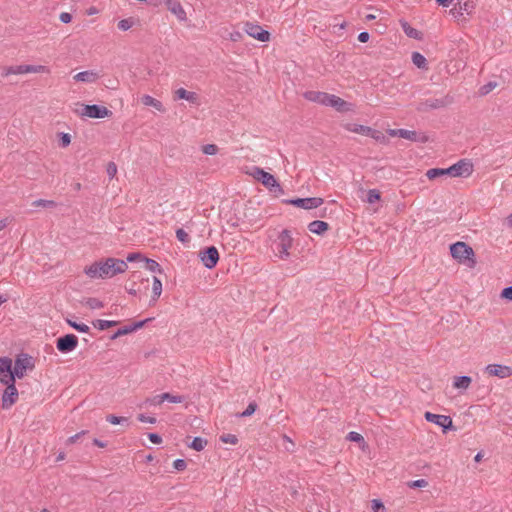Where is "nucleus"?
<instances>
[{
	"label": "nucleus",
	"mask_w": 512,
	"mask_h": 512,
	"mask_svg": "<svg viewBox=\"0 0 512 512\" xmlns=\"http://www.w3.org/2000/svg\"><path fill=\"white\" fill-rule=\"evenodd\" d=\"M380 199H381V193H380L379 190H377V189H370L367 192V202L368 203L373 204L375 202L380 201Z\"/></svg>",
	"instance_id": "nucleus-37"
},
{
	"label": "nucleus",
	"mask_w": 512,
	"mask_h": 512,
	"mask_svg": "<svg viewBox=\"0 0 512 512\" xmlns=\"http://www.w3.org/2000/svg\"><path fill=\"white\" fill-rule=\"evenodd\" d=\"M148 321H149V319H145V320H142V321L135 322L132 325H129L131 333L136 331V330H138V329H140V328H142L144 326V324L146 322H148Z\"/></svg>",
	"instance_id": "nucleus-60"
},
{
	"label": "nucleus",
	"mask_w": 512,
	"mask_h": 512,
	"mask_svg": "<svg viewBox=\"0 0 512 512\" xmlns=\"http://www.w3.org/2000/svg\"><path fill=\"white\" fill-rule=\"evenodd\" d=\"M424 418L426 419V421L442 427L443 433H447L450 430H455L452 418L450 416L434 414L432 412L427 411L424 414Z\"/></svg>",
	"instance_id": "nucleus-11"
},
{
	"label": "nucleus",
	"mask_w": 512,
	"mask_h": 512,
	"mask_svg": "<svg viewBox=\"0 0 512 512\" xmlns=\"http://www.w3.org/2000/svg\"><path fill=\"white\" fill-rule=\"evenodd\" d=\"M208 441L202 437H195L191 444L189 445L190 448L194 449L195 451H202L205 446L207 445Z\"/></svg>",
	"instance_id": "nucleus-32"
},
{
	"label": "nucleus",
	"mask_w": 512,
	"mask_h": 512,
	"mask_svg": "<svg viewBox=\"0 0 512 512\" xmlns=\"http://www.w3.org/2000/svg\"><path fill=\"white\" fill-rule=\"evenodd\" d=\"M501 297L503 299L512 301V286L506 287L501 291Z\"/></svg>",
	"instance_id": "nucleus-56"
},
{
	"label": "nucleus",
	"mask_w": 512,
	"mask_h": 512,
	"mask_svg": "<svg viewBox=\"0 0 512 512\" xmlns=\"http://www.w3.org/2000/svg\"><path fill=\"white\" fill-rule=\"evenodd\" d=\"M18 400V390L15 383L6 386L2 395V408L8 409Z\"/></svg>",
	"instance_id": "nucleus-16"
},
{
	"label": "nucleus",
	"mask_w": 512,
	"mask_h": 512,
	"mask_svg": "<svg viewBox=\"0 0 512 512\" xmlns=\"http://www.w3.org/2000/svg\"><path fill=\"white\" fill-rule=\"evenodd\" d=\"M451 256L456 259L459 263H467L468 267L474 268L476 260L474 258L475 253L472 247L465 242H456L450 245Z\"/></svg>",
	"instance_id": "nucleus-3"
},
{
	"label": "nucleus",
	"mask_w": 512,
	"mask_h": 512,
	"mask_svg": "<svg viewBox=\"0 0 512 512\" xmlns=\"http://www.w3.org/2000/svg\"><path fill=\"white\" fill-rule=\"evenodd\" d=\"M472 382L471 377L469 376H457L454 378L453 387L456 389H464L466 390Z\"/></svg>",
	"instance_id": "nucleus-27"
},
{
	"label": "nucleus",
	"mask_w": 512,
	"mask_h": 512,
	"mask_svg": "<svg viewBox=\"0 0 512 512\" xmlns=\"http://www.w3.org/2000/svg\"><path fill=\"white\" fill-rule=\"evenodd\" d=\"M331 95L332 94L321 91H307L304 93V98L311 102L328 106L331 99Z\"/></svg>",
	"instance_id": "nucleus-18"
},
{
	"label": "nucleus",
	"mask_w": 512,
	"mask_h": 512,
	"mask_svg": "<svg viewBox=\"0 0 512 512\" xmlns=\"http://www.w3.org/2000/svg\"><path fill=\"white\" fill-rule=\"evenodd\" d=\"M143 261H145V267L149 271L162 273V268L157 261L149 258H144Z\"/></svg>",
	"instance_id": "nucleus-35"
},
{
	"label": "nucleus",
	"mask_w": 512,
	"mask_h": 512,
	"mask_svg": "<svg viewBox=\"0 0 512 512\" xmlns=\"http://www.w3.org/2000/svg\"><path fill=\"white\" fill-rule=\"evenodd\" d=\"M127 268V262L124 260L109 257L105 260L95 261L90 266L85 267L84 273L91 279H105L124 273Z\"/></svg>",
	"instance_id": "nucleus-1"
},
{
	"label": "nucleus",
	"mask_w": 512,
	"mask_h": 512,
	"mask_svg": "<svg viewBox=\"0 0 512 512\" xmlns=\"http://www.w3.org/2000/svg\"><path fill=\"white\" fill-rule=\"evenodd\" d=\"M137 419L140 422H148V423H151V424L156 423V418L155 417L146 416L145 414H139L137 416Z\"/></svg>",
	"instance_id": "nucleus-58"
},
{
	"label": "nucleus",
	"mask_w": 512,
	"mask_h": 512,
	"mask_svg": "<svg viewBox=\"0 0 512 512\" xmlns=\"http://www.w3.org/2000/svg\"><path fill=\"white\" fill-rule=\"evenodd\" d=\"M138 259L143 260L144 257L140 253H130L127 256V262H134Z\"/></svg>",
	"instance_id": "nucleus-62"
},
{
	"label": "nucleus",
	"mask_w": 512,
	"mask_h": 512,
	"mask_svg": "<svg viewBox=\"0 0 512 512\" xmlns=\"http://www.w3.org/2000/svg\"><path fill=\"white\" fill-rule=\"evenodd\" d=\"M148 438L153 444H160L162 442V437L157 433H149Z\"/></svg>",
	"instance_id": "nucleus-59"
},
{
	"label": "nucleus",
	"mask_w": 512,
	"mask_h": 512,
	"mask_svg": "<svg viewBox=\"0 0 512 512\" xmlns=\"http://www.w3.org/2000/svg\"><path fill=\"white\" fill-rule=\"evenodd\" d=\"M347 439L351 442H357V443H360V442H363L364 441V438L361 434L357 433V432H354V431H351L348 433L347 435Z\"/></svg>",
	"instance_id": "nucleus-53"
},
{
	"label": "nucleus",
	"mask_w": 512,
	"mask_h": 512,
	"mask_svg": "<svg viewBox=\"0 0 512 512\" xmlns=\"http://www.w3.org/2000/svg\"><path fill=\"white\" fill-rule=\"evenodd\" d=\"M176 237L182 243H188L190 241L188 233H186L182 228L176 230Z\"/></svg>",
	"instance_id": "nucleus-49"
},
{
	"label": "nucleus",
	"mask_w": 512,
	"mask_h": 512,
	"mask_svg": "<svg viewBox=\"0 0 512 512\" xmlns=\"http://www.w3.org/2000/svg\"><path fill=\"white\" fill-rule=\"evenodd\" d=\"M199 257L206 268L212 269L219 261V252L215 246H208L199 251Z\"/></svg>",
	"instance_id": "nucleus-12"
},
{
	"label": "nucleus",
	"mask_w": 512,
	"mask_h": 512,
	"mask_svg": "<svg viewBox=\"0 0 512 512\" xmlns=\"http://www.w3.org/2000/svg\"><path fill=\"white\" fill-rule=\"evenodd\" d=\"M12 368H13L12 359H10L8 357L0 358V374L5 373V372L10 373V371H12Z\"/></svg>",
	"instance_id": "nucleus-33"
},
{
	"label": "nucleus",
	"mask_w": 512,
	"mask_h": 512,
	"mask_svg": "<svg viewBox=\"0 0 512 512\" xmlns=\"http://www.w3.org/2000/svg\"><path fill=\"white\" fill-rule=\"evenodd\" d=\"M71 143V136L68 133H59V145L63 148L69 146Z\"/></svg>",
	"instance_id": "nucleus-45"
},
{
	"label": "nucleus",
	"mask_w": 512,
	"mask_h": 512,
	"mask_svg": "<svg viewBox=\"0 0 512 512\" xmlns=\"http://www.w3.org/2000/svg\"><path fill=\"white\" fill-rule=\"evenodd\" d=\"M411 59H412L413 64L417 68L423 69V70H427L428 69L427 60H426V58L421 53L413 52L412 56H411Z\"/></svg>",
	"instance_id": "nucleus-26"
},
{
	"label": "nucleus",
	"mask_w": 512,
	"mask_h": 512,
	"mask_svg": "<svg viewBox=\"0 0 512 512\" xmlns=\"http://www.w3.org/2000/svg\"><path fill=\"white\" fill-rule=\"evenodd\" d=\"M34 367L35 365L33 358L26 353H21L16 357L14 361L12 372L15 378L22 379L25 376L26 371L33 370Z\"/></svg>",
	"instance_id": "nucleus-6"
},
{
	"label": "nucleus",
	"mask_w": 512,
	"mask_h": 512,
	"mask_svg": "<svg viewBox=\"0 0 512 512\" xmlns=\"http://www.w3.org/2000/svg\"><path fill=\"white\" fill-rule=\"evenodd\" d=\"M324 200L320 197L294 198L283 200V203L293 205L298 208L310 210L318 208L323 204Z\"/></svg>",
	"instance_id": "nucleus-7"
},
{
	"label": "nucleus",
	"mask_w": 512,
	"mask_h": 512,
	"mask_svg": "<svg viewBox=\"0 0 512 512\" xmlns=\"http://www.w3.org/2000/svg\"><path fill=\"white\" fill-rule=\"evenodd\" d=\"M118 321H115V320H101V319H98V320H95L93 321V326L99 330H106L110 327H114L116 325H118Z\"/></svg>",
	"instance_id": "nucleus-28"
},
{
	"label": "nucleus",
	"mask_w": 512,
	"mask_h": 512,
	"mask_svg": "<svg viewBox=\"0 0 512 512\" xmlns=\"http://www.w3.org/2000/svg\"><path fill=\"white\" fill-rule=\"evenodd\" d=\"M162 399H164V401H169L171 403H181L184 400L182 396L172 395L168 392L162 393Z\"/></svg>",
	"instance_id": "nucleus-41"
},
{
	"label": "nucleus",
	"mask_w": 512,
	"mask_h": 512,
	"mask_svg": "<svg viewBox=\"0 0 512 512\" xmlns=\"http://www.w3.org/2000/svg\"><path fill=\"white\" fill-rule=\"evenodd\" d=\"M257 407H258V405L255 401L250 402L248 404L247 408L242 413L238 414L237 416L241 417V418L251 416L256 411Z\"/></svg>",
	"instance_id": "nucleus-40"
},
{
	"label": "nucleus",
	"mask_w": 512,
	"mask_h": 512,
	"mask_svg": "<svg viewBox=\"0 0 512 512\" xmlns=\"http://www.w3.org/2000/svg\"><path fill=\"white\" fill-rule=\"evenodd\" d=\"M134 24V20L132 18L122 19L118 22V28L122 31L129 30Z\"/></svg>",
	"instance_id": "nucleus-42"
},
{
	"label": "nucleus",
	"mask_w": 512,
	"mask_h": 512,
	"mask_svg": "<svg viewBox=\"0 0 512 512\" xmlns=\"http://www.w3.org/2000/svg\"><path fill=\"white\" fill-rule=\"evenodd\" d=\"M15 380H16V378L12 371H10V373L5 372V373L0 374V383L4 384L6 386H8L9 384L15 383Z\"/></svg>",
	"instance_id": "nucleus-38"
},
{
	"label": "nucleus",
	"mask_w": 512,
	"mask_h": 512,
	"mask_svg": "<svg viewBox=\"0 0 512 512\" xmlns=\"http://www.w3.org/2000/svg\"><path fill=\"white\" fill-rule=\"evenodd\" d=\"M145 402L150 404V405L156 406V405L162 404L164 402V399H162V394H160V395H156V396H154L152 398L146 399Z\"/></svg>",
	"instance_id": "nucleus-54"
},
{
	"label": "nucleus",
	"mask_w": 512,
	"mask_h": 512,
	"mask_svg": "<svg viewBox=\"0 0 512 512\" xmlns=\"http://www.w3.org/2000/svg\"><path fill=\"white\" fill-rule=\"evenodd\" d=\"M47 71L46 66L43 65H19L9 66L3 69L2 75L7 77L12 74H26V73H41Z\"/></svg>",
	"instance_id": "nucleus-9"
},
{
	"label": "nucleus",
	"mask_w": 512,
	"mask_h": 512,
	"mask_svg": "<svg viewBox=\"0 0 512 512\" xmlns=\"http://www.w3.org/2000/svg\"><path fill=\"white\" fill-rule=\"evenodd\" d=\"M168 10L173 13L180 21H185L187 15L181 3L177 0H166Z\"/></svg>",
	"instance_id": "nucleus-20"
},
{
	"label": "nucleus",
	"mask_w": 512,
	"mask_h": 512,
	"mask_svg": "<svg viewBox=\"0 0 512 512\" xmlns=\"http://www.w3.org/2000/svg\"><path fill=\"white\" fill-rule=\"evenodd\" d=\"M293 238L288 229H284L278 235V253L282 260L288 259L290 256L289 249L292 247Z\"/></svg>",
	"instance_id": "nucleus-8"
},
{
	"label": "nucleus",
	"mask_w": 512,
	"mask_h": 512,
	"mask_svg": "<svg viewBox=\"0 0 512 512\" xmlns=\"http://www.w3.org/2000/svg\"><path fill=\"white\" fill-rule=\"evenodd\" d=\"M328 106L333 107L337 112L340 113L350 112L354 110V105L352 103L347 102L334 94L331 95V99Z\"/></svg>",
	"instance_id": "nucleus-19"
},
{
	"label": "nucleus",
	"mask_w": 512,
	"mask_h": 512,
	"mask_svg": "<svg viewBox=\"0 0 512 512\" xmlns=\"http://www.w3.org/2000/svg\"><path fill=\"white\" fill-rule=\"evenodd\" d=\"M56 202L53 200H45V199H38L32 202L33 207H44V208H54L56 207Z\"/></svg>",
	"instance_id": "nucleus-36"
},
{
	"label": "nucleus",
	"mask_w": 512,
	"mask_h": 512,
	"mask_svg": "<svg viewBox=\"0 0 512 512\" xmlns=\"http://www.w3.org/2000/svg\"><path fill=\"white\" fill-rule=\"evenodd\" d=\"M106 420L113 425H117L126 422L127 418L110 414L107 416Z\"/></svg>",
	"instance_id": "nucleus-50"
},
{
	"label": "nucleus",
	"mask_w": 512,
	"mask_h": 512,
	"mask_svg": "<svg viewBox=\"0 0 512 512\" xmlns=\"http://www.w3.org/2000/svg\"><path fill=\"white\" fill-rule=\"evenodd\" d=\"M252 175L257 181L261 182L270 192L274 193L276 196L284 193L282 186L272 174L264 171L259 167H254Z\"/></svg>",
	"instance_id": "nucleus-4"
},
{
	"label": "nucleus",
	"mask_w": 512,
	"mask_h": 512,
	"mask_svg": "<svg viewBox=\"0 0 512 512\" xmlns=\"http://www.w3.org/2000/svg\"><path fill=\"white\" fill-rule=\"evenodd\" d=\"M282 441L283 447L287 452H294L295 444L287 435L282 436Z\"/></svg>",
	"instance_id": "nucleus-44"
},
{
	"label": "nucleus",
	"mask_w": 512,
	"mask_h": 512,
	"mask_svg": "<svg viewBox=\"0 0 512 512\" xmlns=\"http://www.w3.org/2000/svg\"><path fill=\"white\" fill-rule=\"evenodd\" d=\"M244 30L249 36L261 42H267L270 40V33L258 24L246 22Z\"/></svg>",
	"instance_id": "nucleus-14"
},
{
	"label": "nucleus",
	"mask_w": 512,
	"mask_h": 512,
	"mask_svg": "<svg viewBox=\"0 0 512 512\" xmlns=\"http://www.w3.org/2000/svg\"><path fill=\"white\" fill-rule=\"evenodd\" d=\"M472 172L473 164L469 160L462 159L448 168H431L427 170L426 176L429 180H434L442 176L468 177Z\"/></svg>",
	"instance_id": "nucleus-2"
},
{
	"label": "nucleus",
	"mask_w": 512,
	"mask_h": 512,
	"mask_svg": "<svg viewBox=\"0 0 512 512\" xmlns=\"http://www.w3.org/2000/svg\"><path fill=\"white\" fill-rule=\"evenodd\" d=\"M369 38H370V35H369V33H368V32H366V31L361 32V33H359V35H358V41H360L361 43H366V42H368Z\"/></svg>",
	"instance_id": "nucleus-64"
},
{
	"label": "nucleus",
	"mask_w": 512,
	"mask_h": 512,
	"mask_svg": "<svg viewBox=\"0 0 512 512\" xmlns=\"http://www.w3.org/2000/svg\"><path fill=\"white\" fill-rule=\"evenodd\" d=\"M475 9V3L473 0H457L454 7L449 13L455 18L459 19L464 13L470 15Z\"/></svg>",
	"instance_id": "nucleus-15"
},
{
	"label": "nucleus",
	"mask_w": 512,
	"mask_h": 512,
	"mask_svg": "<svg viewBox=\"0 0 512 512\" xmlns=\"http://www.w3.org/2000/svg\"><path fill=\"white\" fill-rule=\"evenodd\" d=\"M79 114L81 116H86L89 118L101 119L105 117H110L112 115V111L106 108L105 106L92 104L83 105V108Z\"/></svg>",
	"instance_id": "nucleus-10"
},
{
	"label": "nucleus",
	"mask_w": 512,
	"mask_h": 512,
	"mask_svg": "<svg viewBox=\"0 0 512 512\" xmlns=\"http://www.w3.org/2000/svg\"><path fill=\"white\" fill-rule=\"evenodd\" d=\"M66 321L70 327H72L73 329H75L78 332H81V333H89L90 332L89 326L84 323H77L76 321H73L71 319H67Z\"/></svg>",
	"instance_id": "nucleus-34"
},
{
	"label": "nucleus",
	"mask_w": 512,
	"mask_h": 512,
	"mask_svg": "<svg viewBox=\"0 0 512 512\" xmlns=\"http://www.w3.org/2000/svg\"><path fill=\"white\" fill-rule=\"evenodd\" d=\"M176 96L178 99H185L190 102H194L197 98L196 93L187 91L184 88H179L176 91Z\"/></svg>",
	"instance_id": "nucleus-29"
},
{
	"label": "nucleus",
	"mask_w": 512,
	"mask_h": 512,
	"mask_svg": "<svg viewBox=\"0 0 512 512\" xmlns=\"http://www.w3.org/2000/svg\"><path fill=\"white\" fill-rule=\"evenodd\" d=\"M141 102L145 106H151V107H154L158 111H164L163 104L159 100L153 98L150 95H143L141 98Z\"/></svg>",
	"instance_id": "nucleus-25"
},
{
	"label": "nucleus",
	"mask_w": 512,
	"mask_h": 512,
	"mask_svg": "<svg viewBox=\"0 0 512 512\" xmlns=\"http://www.w3.org/2000/svg\"><path fill=\"white\" fill-rule=\"evenodd\" d=\"M59 19L63 23H69L72 20V15L68 12H62L59 16Z\"/></svg>",
	"instance_id": "nucleus-63"
},
{
	"label": "nucleus",
	"mask_w": 512,
	"mask_h": 512,
	"mask_svg": "<svg viewBox=\"0 0 512 512\" xmlns=\"http://www.w3.org/2000/svg\"><path fill=\"white\" fill-rule=\"evenodd\" d=\"M400 24H401L403 31L405 32V34L408 37L417 39V40H420L422 38L421 32L418 31L417 29L411 27L407 21L401 20Z\"/></svg>",
	"instance_id": "nucleus-23"
},
{
	"label": "nucleus",
	"mask_w": 512,
	"mask_h": 512,
	"mask_svg": "<svg viewBox=\"0 0 512 512\" xmlns=\"http://www.w3.org/2000/svg\"><path fill=\"white\" fill-rule=\"evenodd\" d=\"M78 337L74 334H65L56 340V348L61 353H69L76 349Z\"/></svg>",
	"instance_id": "nucleus-13"
},
{
	"label": "nucleus",
	"mask_w": 512,
	"mask_h": 512,
	"mask_svg": "<svg viewBox=\"0 0 512 512\" xmlns=\"http://www.w3.org/2000/svg\"><path fill=\"white\" fill-rule=\"evenodd\" d=\"M98 78V74L93 71H82L74 76L79 82H94Z\"/></svg>",
	"instance_id": "nucleus-24"
},
{
	"label": "nucleus",
	"mask_w": 512,
	"mask_h": 512,
	"mask_svg": "<svg viewBox=\"0 0 512 512\" xmlns=\"http://www.w3.org/2000/svg\"><path fill=\"white\" fill-rule=\"evenodd\" d=\"M407 486L409 488H423V487H426L428 486V482L425 480V479H418V480H413V481H409L407 483Z\"/></svg>",
	"instance_id": "nucleus-47"
},
{
	"label": "nucleus",
	"mask_w": 512,
	"mask_h": 512,
	"mask_svg": "<svg viewBox=\"0 0 512 512\" xmlns=\"http://www.w3.org/2000/svg\"><path fill=\"white\" fill-rule=\"evenodd\" d=\"M349 130L365 136L372 135L373 133H375V129L359 124H354L353 127L350 128Z\"/></svg>",
	"instance_id": "nucleus-30"
},
{
	"label": "nucleus",
	"mask_w": 512,
	"mask_h": 512,
	"mask_svg": "<svg viewBox=\"0 0 512 512\" xmlns=\"http://www.w3.org/2000/svg\"><path fill=\"white\" fill-rule=\"evenodd\" d=\"M497 85H498V83L495 81H490V82L484 84L479 89L480 95L485 96V95L489 94L493 89H495L497 87Z\"/></svg>",
	"instance_id": "nucleus-39"
},
{
	"label": "nucleus",
	"mask_w": 512,
	"mask_h": 512,
	"mask_svg": "<svg viewBox=\"0 0 512 512\" xmlns=\"http://www.w3.org/2000/svg\"><path fill=\"white\" fill-rule=\"evenodd\" d=\"M308 229L310 232L322 235L324 232H326L329 229V224L325 221L321 220H314L309 223Z\"/></svg>",
	"instance_id": "nucleus-22"
},
{
	"label": "nucleus",
	"mask_w": 512,
	"mask_h": 512,
	"mask_svg": "<svg viewBox=\"0 0 512 512\" xmlns=\"http://www.w3.org/2000/svg\"><path fill=\"white\" fill-rule=\"evenodd\" d=\"M129 333H131L130 327L124 326V327L118 329L110 338H111V340H115L118 337L127 335Z\"/></svg>",
	"instance_id": "nucleus-51"
},
{
	"label": "nucleus",
	"mask_w": 512,
	"mask_h": 512,
	"mask_svg": "<svg viewBox=\"0 0 512 512\" xmlns=\"http://www.w3.org/2000/svg\"><path fill=\"white\" fill-rule=\"evenodd\" d=\"M371 503V508L374 512H382L385 510L384 504L380 499H374Z\"/></svg>",
	"instance_id": "nucleus-52"
},
{
	"label": "nucleus",
	"mask_w": 512,
	"mask_h": 512,
	"mask_svg": "<svg viewBox=\"0 0 512 512\" xmlns=\"http://www.w3.org/2000/svg\"><path fill=\"white\" fill-rule=\"evenodd\" d=\"M117 173V166L114 162H109L107 165V174L110 178H113Z\"/></svg>",
	"instance_id": "nucleus-57"
},
{
	"label": "nucleus",
	"mask_w": 512,
	"mask_h": 512,
	"mask_svg": "<svg viewBox=\"0 0 512 512\" xmlns=\"http://www.w3.org/2000/svg\"><path fill=\"white\" fill-rule=\"evenodd\" d=\"M86 433H87V431H84V430H83V431H81V432H79V433H77V434H75V435H73V436L69 437V438L67 439V443H68V444H73V443H75V442H76L80 437H82V436H83V435H85Z\"/></svg>",
	"instance_id": "nucleus-61"
},
{
	"label": "nucleus",
	"mask_w": 512,
	"mask_h": 512,
	"mask_svg": "<svg viewBox=\"0 0 512 512\" xmlns=\"http://www.w3.org/2000/svg\"><path fill=\"white\" fill-rule=\"evenodd\" d=\"M86 304L89 306V308L91 309H101L104 307V304L102 301H100L99 299L97 298H88Z\"/></svg>",
	"instance_id": "nucleus-46"
},
{
	"label": "nucleus",
	"mask_w": 512,
	"mask_h": 512,
	"mask_svg": "<svg viewBox=\"0 0 512 512\" xmlns=\"http://www.w3.org/2000/svg\"><path fill=\"white\" fill-rule=\"evenodd\" d=\"M453 103V97L445 95L440 98H429L421 101L417 105V111L428 112L430 110L445 108Z\"/></svg>",
	"instance_id": "nucleus-5"
},
{
	"label": "nucleus",
	"mask_w": 512,
	"mask_h": 512,
	"mask_svg": "<svg viewBox=\"0 0 512 512\" xmlns=\"http://www.w3.org/2000/svg\"><path fill=\"white\" fill-rule=\"evenodd\" d=\"M485 372L490 376L504 379L512 376V367L501 364H489L485 367Z\"/></svg>",
	"instance_id": "nucleus-17"
},
{
	"label": "nucleus",
	"mask_w": 512,
	"mask_h": 512,
	"mask_svg": "<svg viewBox=\"0 0 512 512\" xmlns=\"http://www.w3.org/2000/svg\"><path fill=\"white\" fill-rule=\"evenodd\" d=\"M202 152L206 155H215L218 152V147L215 144H206L202 146Z\"/></svg>",
	"instance_id": "nucleus-48"
},
{
	"label": "nucleus",
	"mask_w": 512,
	"mask_h": 512,
	"mask_svg": "<svg viewBox=\"0 0 512 512\" xmlns=\"http://www.w3.org/2000/svg\"><path fill=\"white\" fill-rule=\"evenodd\" d=\"M173 467L177 470V471H183L186 469L187 467V463L184 459H176L174 462H173Z\"/></svg>",
	"instance_id": "nucleus-55"
},
{
	"label": "nucleus",
	"mask_w": 512,
	"mask_h": 512,
	"mask_svg": "<svg viewBox=\"0 0 512 512\" xmlns=\"http://www.w3.org/2000/svg\"><path fill=\"white\" fill-rule=\"evenodd\" d=\"M219 439L223 443H229L232 445H236L238 443V438L234 434H223Z\"/></svg>",
	"instance_id": "nucleus-43"
},
{
	"label": "nucleus",
	"mask_w": 512,
	"mask_h": 512,
	"mask_svg": "<svg viewBox=\"0 0 512 512\" xmlns=\"http://www.w3.org/2000/svg\"><path fill=\"white\" fill-rule=\"evenodd\" d=\"M399 137L404 138L413 142H420V143H426L429 138L427 135L422 133H417L413 130H407V129H401V132H399Z\"/></svg>",
	"instance_id": "nucleus-21"
},
{
	"label": "nucleus",
	"mask_w": 512,
	"mask_h": 512,
	"mask_svg": "<svg viewBox=\"0 0 512 512\" xmlns=\"http://www.w3.org/2000/svg\"><path fill=\"white\" fill-rule=\"evenodd\" d=\"M152 292H153V296H152L153 301H156L162 293V282L156 276L153 277Z\"/></svg>",
	"instance_id": "nucleus-31"
}]
</instances>
